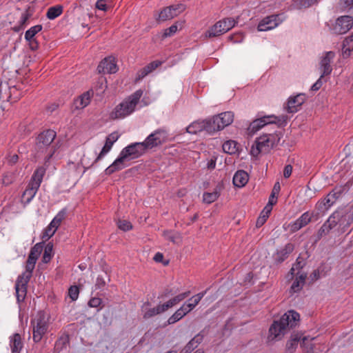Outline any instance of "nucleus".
I'll list each match as a JSON object with an SVG mask.
<instances>
[{"instance_id":"4d7b16f0","label":"nucleus","mask_w":353,"mask_h":353,"mask_svg":"<svg viewBox=\"0 0 353 353\" xmlns=\"http://www.w3.org/2000/svg\"><path fill=\"white\" fill-rule=\"evenodd\" d=\"M109 0H98L96 3V8L102 11H106L108 10L107 2Z\"/></svg>"},{"instance_id":"e433bc0d","label":"nucleus","mask_w":353,"mask_h":353,"mask_svg":"<svg viewBox=\"0 0 353 353\" xmlns=\"http://www.w3.org/2000/svg\"><path fill=\"white\" fill-rule=\"evenodd\" d=\"M219 195L220 192L218 189H215L212 192H205L203 195V202L212 203L219 198Z\"/></svg>"},{"instance_id":"3c124183","label":"nucleus","mask_w":353,"mask_h":353,"mask_svg":"<svg viewBox=\"0 0 353 353\" xmlns=\"http://www.w3.org/2000/svg\"><path fill=\"white\" fill-rule=\"evenodd\" d=\"M118 228L123 231H128L132 228L131 223L127 220H119L117 223Z\"/></svg>"},{"instance_id":"f3484780","label":"nucleus","mask_w":353,"mask_h":353,"mask_svg":"<svg viewBox=\"0 0 353 353\" xmlns=\"http://www.w3.org/2000/svg\"><path fill=\"white\" fill-rule=\"evenodd\" d=\"M353 26V19L350 16L339 17L333 26V32L337 34H343L350 30Z\"/></svg>"},{"instance_id":"39448f33","label":"nucleus","mask_w":353,"mask_h":353,"mask_svg":"<svg viewBox=\"0 0 353 353\" xmlns=\"http://www.w3.org/2000/svg\"><path fill=\"white\" fill-rule=\"evenodd\" d=\"M46 168L43 166L38 168L32 174L31 179L21 195V202L24 205L30 203L35 196L46 174Z\"/></svg>"},{"instance_id":"f257e3e1","label":"nucleus","mask_w":353,"mask_h":353,"mask_svg":"<svg viewBox=\"0 0 353 353\" xmlns=\"http://www.w3.org/2000/svg\"><path fill=\"white\" fill-rule=\"evenodd\" d=\"M145 151L146 149L142 142H135L127 145L122 149L114 161L105 169V174L110 175L117 171L123 170L127 166L126 161L141 157Z\"/></svg>"},{"instance_id":"a211bd4d","label":"nucleus","mask_w":353,"mask_h":353,"mask_svg":"<svg viewBox=\"0 0 353 353\" xmlns=\"http://www.w3.org/2000/svg\"><path fill=\"white\" fill-rule=\"evenodd\" d=\"M99 73L114 74L118 70V67L114 57H108L101 61L97 67Z\"/></svg>"},{"instance_id":"13d9d810","label":"nucleus","mask_w":353,"mask_h":353,"mask_svg":"<svg viewBox=\"0 0 353 353\" xmlns=\"http://www.w3.org/2000/svg\"><path fill=\"white\" fill-rule=\"evenodd\" d=\"M321 268L320 267L317 270L313 271V272L310 275L312 280H317L324 275L322 273L323 270H321Z\"/></svg>"},{"instance_id":"ea45409f","label":"nucleus","mask_w":353,"mask_h":353,"mask_svg":"<svg viewBox=\"0 0 353 353\" xmlns=\"http://www.w3.org/2000/svg\"><path fill=\"white\" fill-rule=\"evenodd\" d=\"M163 236L174 243H178L181 241L180 235L172 231H165L163 232Z\"/></svg>"},{"instance_id":"052dcab7","label":"nucleus","mask_w":353,"mask_h":353,"mask_svg":"<svg viewBox=\"0 0 353 353\" xmlns=\"http://www.w3.org/2000/svg\"><path fill=\"white\" fill-rule=\"evenodd\" d=\"M29 17H30V15L27 12H25L21 14V16L19 21V23L20 24V26L21 27H23L26 25V22L28 21V20L29 19Z\"/></svg>"},{"instance_id":"7ed1b4c3","label":"nucleus","mask_w":353,"mask_h":353,"mask_svg":"<svg viewBox=\"0 0 353 353\" xmlns=\"http://www.w3.org/2000/svg\"><path fill=\"white\" fill-rule=\"evenodd\" d=\"M143 94V90L139 89L125 98L111 112L110 118L112 119H122L132 114L136 110Z\"/></svg>"},{"instance_id":"393cba45","label":"nucleus","mask_w":353,"mask_h":353,"mask_svg":"<svg viewBox=\"0 0 353 353\" xmlns=\"http://www.w3.org/2000/svg\"><path fill=\"white\" fill-rule=\"evenodd\" d=\"M10 346L12 353L20 352L23 347V343L19 334L15 333L10 336Z\"/></svg>"},{"instance_id":"4c0bfd02","label":"nucleus","mask_w":353,"mask_h":353,"mask_svg":"<svg viewBox=\"0 0 353 353\" xmlns=\"http://www.w3.org/2000/svg\"><path fill=\"white\" fill-rule=\"evenodd\" d=\"M335 227L332 223L329 222V219L325 222L321 228L318 231V237L319 239L321 238L323 236L328 234L330 231Z\"/></svg>"},{"instance_id":"c9c22d12","label":"nucleus","mask_w":353,"mask_h":353,"mask_svg":"<svg viewBox=\"0 0 353 353\" xmlns=\"http://www.w3.org/2000/svg\"><path fill=\"white\" fill-rule=\"evenodd\" d=\"M63 12V8L61 6H55L48 8L46 17L49 19H54L60 16Z\"/></svg>"},{"instance_id":"49530a36","label":"nucleus","mask_w":353,"mask_h":353,"mask_svg":"<svg viewBox=\"0 0 353 353\" xmlns=\"http://www.w3.org/2000/svg\"><path fill=\"white\" fill-rule=\"evenodd\" d=\"M184 316L183 314L179 311V309H178L171 316L169 317L168 319V323L169 325L174 324L180 321Z\"/></svg>"},{"instance_id":"aec40b11","label":"nucleus","mask_w":353,"mask_h":353,"mask_svg":"<svg viewBox=\"0 0 353 353\" xmlns=\"http://www.w3.org/2000/svg\"><path fill=\"white\" fill-rule=\"evenodd\" d=\"M119 137L120 134L118 132H113L106 137L105 145L97 157L96 161L101 159L111 150L114 143L119 139Z\"/></svg>"},{"instance_id":"4468645a","label":"nucleus","mask_w":353,"mask_h":353,"mask_svg":"<svg viewBox=\"0 0 353 353\" xmlns=\"http://www.w3.org/2000/svg\"><path fill=\"white\" fill-rule=\"evenodd\" d=\"M286 19L283 13L272 14L262 19L257 26V30L260 32L273 30L281 24Z\"/></svg>"},{"instance_id":"bf43d9fd","label":"nucleus","mask_w":353,"mask_h":353,"mask_svg":"<svg viewBox=\"0 0 353 353\" xmlns=\"http://www.w3.org/2000/svg\"><path fill=\"white\" fill-rule=\"evenodd\" d=\"M101 299H99V298H97V297H94V298H92L89 302H88V305L90 307H97L98 306H99L101 303Z\"/></svg>"},{"instance_id":"a18cd8bd","label":"nucleus","mask_w":353,"mask_h":353,"mask_svg":"<svg viewBox=\"0 0 353 353\" xmlns=\"http://www.w3.org/2000/svg\"><path fill=\"white\" fill-rule=\"evenodd\" d=\"M57 229H55L54 227H51V224L50 223L48 226L44 230L42 233L41 238L43 241H47L50 238H51L54 233L56 232Z\"/></svg>"},{"instance_id":"0e129e2a","label":"nucleus","mask_w":353,"mask_h":353,"mask_svg":"<svg viewBox=\"0 0 353 353\" xmlns=\"http://www.w3.org/2000/svg\"><path fill=\"white\" fill-rule=\"evenodd\" d=\"M159 305L162 312L167 311L169 308L172 307L174 306L170 299L163 304H159Z\"/></svg>"},{"instance_id":"58836bf2","label":"nucleus","mask_w":353,"mask_h":353,"mask_svg":"<svg viewBox=\"0 0 353 353\" xmlns=\"http://www.w3.org/2000/svg\"><path fill=\"white\" fill-rule=\"evenodd\" d=\"M281 190L279 182H276L274 185L272 193L269 197V203L274 205L277 201V195L279 194Z\"/></svg>"},{"instance_id":"5fc2aeb1","label":"nucleus","mask_w":353,"mask_h":353,"mask_svg":"<svg viewBox=\"0 0 353 353\" xmlns=\"http://www.w3.org/2000/svg\"><path fill=\"white\" fill-rule=\"evenodd\" d=\"M316 2V0H299L298 8H308Z\"/></svg>"},{"instance_id":"9b49d317","label":"nucleus","mask_w":353,"mask_h":353,"mask_svg":"<svg viewBox=\"0 0 353 353\" xmlns=\"http://www.w3.org/2000/svg\"><path fill=\"white\" fill-rule=\"evenodd\" d=\"M234 121V113L230 111L222 112L213 117L212 119H208L210 125L209 134H212L216 131L223 130L224 128L230 125Z\"/></svg>"},{"instance_id":"2f4dec72","label":"nucleus","mask_w":353,"mask_h":353,"mask_svg":"<svg viewBox=\"0 0 353 353\" xmlns=\"http://www.w3.org/2000/svg\"><path fill=\"white\" fill-rule=\"evenodd\" d=\"M66 214L67 210L65 208L61 210L50 223L51 227H54L55 229H58L61 222L65 219Z\"/></svg>"},{"instance_id":"e2e57ef3","label":"nucleus","mask_w":353,"mask_h":353,"mask_svg":"<svg viewBox=\"0 0 353 353\" xmlns=\"http://www.w3.org/2000/svg\"><path fill=\"white\" fill-rule=\"evenodd\" d=\"M268 217V215H266L265 214H261V215L258 218L256 225L257 227L262 226L264 223L266 221L267 218Z\"/></svg>"},{"instance_id":"09e8293b","label":"nucleus","mask_w":353,"mask_h":353,"mask_svg":"<svg viewBox=\"0 0 353 353\" xmlns=\"http://www.w3.org/2000/svg\"><path fill=\"white\" fill-rule=\"evenodd\" d=\"M177 30H178V26L176 24L172 25L168 28H166L164 30V31L161 35V39H164L167 37H172L176 32Z\"/></svg>"},{"instance_id":"338daca9","label":"nucleus","mask_w":353,"mask_h":353,"mask_svg":"<svg viewBox=\"0 0 353 353\" xmlns=\"http://www.w3.org/2000/svg\"><path fill=\"white\" fill-rule=\"evenodd\" d=\"M292 172V167L290 165H287L284 168L283 170V176L285 178H288L290 176Z\"/></svg>"},{"instance_id":"a878e982","label":"nucleus","mask_w":353,"mask_h":353,"mask_svg":"<svg viewBox=\"0 0 353 353\" xmlns=\"http://www.w3.org/2000/svg\"><path fill=\"white\" fill-rule=\"evenodd\" d=\"M297 275L298 276L296 278L290 288V293L299 292L305 283V281L307 276L306 273L299 272H297Z\"/></svg>"},{"instance_id":"f03ea898","label":"nucleus","mask_w":353,"mask_h":353,"mask_svg":"<svg viewBox=\"0 0 353 353\" xmlns=\"http://www.w3.org/2000/svg\"><path fill=\"white\" fill-rule=\"evenodd\" d=\"M300 321V315L294 310L285 312L278 321H274L269 329L268 339L279 341L286 334L288 327H294Z\"/></svg>"},{"instance_id":"8fccbe9b","label":"nucleus","mask_w":353,"mask_h":353,"mask_svg":"<svg viewBox=\"0 0 353 353\" xmlns=\"http://www.w3.org/2000/svg\"><path fill=\"white\" fill-rule=\"evenodd\" d=\"M79 294V290L77 285H72L68 290V296L72 301H76Z\"/></svg>"},{"instance_id":"79ce46f5","label":"nucleus","mask_w":353,"mask_h":353,"mask_svg":"<svg viewBox=\"0 0 353 353\" xmlns=\"http://www.w3.org/2000/svg\"><path fill=\"white\" fill-rule=\"evenodd\" d=\"M169 8H170L172 19H173L174 17L178 16L181 12H183L185 9V6L182 3H179L176 5H172L169 6Z\"/></svg>"},{"instance_id":"c85d7f7f","label":"nucleus","mask_w":353,"mask_h":353,"mask_svg":"<svg viewBox=\"0 0 353 353\" xmlns=\"http://www.w3.org/2000/svg\"><path fill=\"white\" fill-rule=\"evenodd\" d=\"M161 63H162V62L159 61H154L150 63L149 64H148L146 66H145L144 68H143L141 70H140L138 72V73H137L138 78L139 79L144 78L148 74H150L153 70H154L156 68H157L159 65H161Z\"/></svg>"},{"instance_id":"cd10ccee","label":"nucleus","mask_w":353,"mask_h":353,"mask_svg":"<svg viewBox=\"0 0 353 353\" xmlns=\"http://www.w3.org/2000/svg\"><path fill=\"white\" fill-rule=\"evenodd\" d=\"M150 303L148 302H146L142 306L144 319H149L157 314L163 313L159 305L152 308L148 307Z\"/></svg>"},{"instance_id":"20e7f679","label":"nucleus","mask_w":353,"mask_h":353,"mask_svg":"<svg viewBox=\"0 0 353 353\" xmlns=\"http://www.w3.org/2000/svg\"><path fill=\"white\" fill-rule=\"evenodd\" d=\"M56 135L55 131L48 130L39 134L37 137L35 150L37 156L42 157L43 155L46 162L52 157L56 151V147L52 144Z\"/></svg>"},{"instance_id":"f8f14e48","label":"nucleus","mask_w":353,"mask_h":353,"mask_svg":"<svg viewBox=\"0 0 353 353\" xmlns=\"http://www.w3.org/2000/svg\"><path fill=\"white\" fill-rule=\"evenodd\" d=\"M168 132L159 128L150 134L142 143L147 150L161 145L168 141Z\"/></svg>"},{"instance_id":"864d4df0","label":"nucleus","mask_w":353,"mask_h":353,"mask_svg":"<svg viewBox=\"0 0 353 353\" xmlns=\"http://www.w3.org/2000/svg\"><path fill=\"white\" fill-rule=\"evenodd\" d=\"M52 247L48 245L46 248L43 255V263H48L50 261V259L52 258Z\"/></svg>"},{"instance_id":"4be33fe9","label":"nucleus","mask_w":353,"mask_h":353,"mask_svg":"<svg viewBox=\"0 0 353 353\" xmlns=\"http://www.w3.org/2000/svg\"><path fill=\"white\" fill-rule=\"evenodd\" d=\"M312 216L313 212H310L309 211L304 212L299 219L291 224V230L293 232L299 230L311 221Z\"/></svg>"},{"instance_id":"de8ad7c7","label":"nucleus","mask_w":353,"mask_h":353,"mask_svg":"<svg viewBox=\"0 0 353 353\" xmlns=\"http://www.w3.org/2000/svg\"><path fill=\"white\" fill-rule=\"evenodd\" d=\"M42 249L43 247L41 243H37L31 248L28 256L38 259L41 253Z\"/></svg>"},{"instance_id":"a19ab883","label":"nucleus","mask_w":353,"mask_h":353,"mask_svg":"<svg viewBox=\"0 0 353 353\" xmlns=\"http://www.w3.org/2000/svg\"><path fill=\"white\" fill-rule=\"evenodd\" d=\"M172 19V14L170 12V8L166 7L163 8L158 14L157 20L159 21H165L167 20Z\"/></svg>"},{"instance_id":"37998d69","label":"nucleus","mask_w":353,"mask_h":353,"mask_svg":"<svg viewBox=\"0 0 353 353\" xmlns=\"http://www.w3.org/2000/svg\"><path fill=\"white\" fill-rule=\"evenodd\" d=\"M203 339V335H202L201 334H198L188 343V345H186V348L188 350L194 349L198 345V344L201 343Z\"/></svg>"},{"instance_id":"dca6fc26","label":"nucleus","mask_w":353,"mask_h":353,"mask_svg":"<svg viewBox=\"0 0 353 353\" xmlns=\"http://www.w3.org/2000/svg\"><path fill=\"white\" fill-rule=\"evenodd\" d=\"M276 122V117L274 115L265 116L255 119L250 124L248 128V134L250 135H253L262 128L269 125L275 124Z\"/></svg>"},{"instance_id":"9d476101","label":"nucleus","mask_w":353,"mask_h":353,"mask_svg":"<svg viewBox=\"0 0 353 353\" xmlns=\"http://www.w3.org/2000/svg\"><path fill=\"white\" fill-rule=\"evenodd\" d=\"M276 137L272 133L265 134L255 141L252 146L250 153L252 156L256 157L260 153H267L275 143Z\"/></svg>"},{"instance_id":"2eb2a0df","label":"nucleus","mask_w":353,"mask_h":353,"mask_svg":"<svg viewBox=\"0 0 353 353\" xmlns=\"http://www.w3.org/2000/svg\"><path fill=\"white\" fill-rule=\"evenodd\" d=\"M334 57L335 52L333 51H327L322 54L319 62V70L321 73V78L331 74L332 71L331 63Z\"/></svg>"},{"instance_id":"5701e85b","label":"nucleus","mask_w":353,"mask_h":353,"mask_svg":"<svg viewBox=\"0 0 353 353\" xmlns=\"http://www.w3.org/2000/svg\"><path fill=\"white\" fill-rule=\"evenodd\" d=\"M208 124V119L194 121L186 128V131L190 134H196L203 130L209 133V128L210 125Z\"/></svg>"},{"instance_id":"c756f323","label":"nucleus","mask_w":353,"mask_h":353,"mask_svg":"<svg viewBox=\"0 0 353 353\" xmlns=\"http://www.w3.org/2000/svg\"><path fill=\"white\" fill-rule=\"evenodd\" d=\"M294 247L293 244H286L284 248L277 251L276 260L280 263L283 262L288 257L289 254L294 250Z\"/></svg>"},{"instance_id":"72a5a7b5","label":"nucleus","mask_w":353,"mask_h":353,"mask_svg":"<svg viewBox=\"0 0 353 353\" xmlns=\"http://www.w3.org/2000/svg\"><path fill=\"white\" fill-rule=\"evenodd\" d=\"M43 27L41 25H36L31 27L25 32V39L29 42L34 41V36L36 34L41 31Z\"/></svg>"},{"instance_id":"6e6552de","label":"nucleus","mask_w":353,"mask_h":353,"mask_svg":"<svg viewBox=\"0 0 353 353\" xmlns=\"http://www.w3.org/2000/svg\"><path fill=\"white\" fill-rule=\"evenodd\" d=\"M35 265L26 263V270L18 276L15 283L16 296L19 303L23 302L27 293V285L32 275Z\"/></svg>"},{"instance_id":"774afa93","label":"nucleus","mask_w":353,"mask_h":353,"mask_svg":"<svg viewBox=\"0 0 353 353\" xmlns=\"http://www.w3.org/2000/svg\"><path fill=\"white\" fill-rule=\"evenodd\" d=\"M179 311H181L184 316H185L186 314H188L189 312H190L192 310H190L189 309V307H188V306L186 305V304L184 303L179 308Z\"/></svg>"},{"instance_id":"680f3d73","label":"nucleus","mask_w":353,"mask_h":353,"mask_svg":"<svg viewBox=\"0 0 353 353\" xmlns=\"http://www.w3.org/2000/svg\"><path fill=\"white\" fill-rule=\"evenodd\" d=\"M105 285V281L102 276L99 275L96 281V287L99 289L103 288Z\"/></svg>"},{"instance_id":"473e14b6","label":"nucleus","mask_w":353,"mask_h":353,"mask_svg":"<svg viewBox=\"0 0 353 353\" xmlns=\"http://www.w3.org/2000/svg\"><path fill=\"white\" fill-rule=\"evenodd\" d=\"M90 102V94L87 92L80 96L76 101L75 105L77 108H83L86 107Z\"/></svg>"},{"instance_id":"bb28decb","label":"nucleus","mask_w":353,"mask_h":353,"mask_svg":"<svg viewBox=\"0 0 353 353\" xmlns=\"http://www.w3.org/2000/svg\"><path fill=\"white\" fill-rule=\"evenodd\" d=\"M342 54L345 58L353 54V33L343 41Z\"/></svg>"},{"instance_id":"c03bdc74","label":"nucleus","mask_w":353,"mask_h":353,"mask_svg":"<svg viewBox=\"0 0 353 353\" xmlns=\"http://www.w3.org/2000/svg\"><path fill=\"white\" fill-rule=\"evenodd\" d=\"M305 265L303 259L299 256L296 259V263L293 265L290 270V274L293 276L294 274H297V272H301L300 269H301Z\"/></svg>"},{"instance_id":"6ab92c4d","label":"nucleus","mask_w":353,"mask_h":353,"mask_svg":"<svg viewBox=\"0 0 353 353\" xmlns=\"http://www.w3.org/2000/svg\"><path fill=\"white\" fill-rule=\"evenodd\" d=\"M305 99L306 97L303 93H299L296 96L289 97L287 102V111L289 113L296 112Z\"/></svg>"},{"instance_id":"412c9836","label":"nucleus","mask_w":353,"mask_h":353,"mask_svg":"<svg viewBox=\"0 0 353 353\" xmlns=\"http://www.w3.org/2000/svg\"><path fill=\"white\" fill-rule=\"evenodd\" d=\"M336 199V193L331 192L316 204V208L321 212L325 211L335 203Z\"/></svg>"},{"instance_id":"7c9ffc66","label":"nucleus","mask_w":353,"mask_h":353,"mask_svg":"<svg viewBox=\"0 0 353 353\" xmlns=\"http://www.w3.org/2000/svg\"><path fill=\"white\" fill-rule=\"evenodd\" d=\"M206 290L200 293H198L194 296H192L190 299H188L187 302H185L188 307L190 310H192L194 309V307L199 303V302L201 301L203 297L206 294Z\"/></svg>"},{"instance_id":"423d86ee","label":"nucleus","mask_w":353,"mask_h":353,"mask_svg":"<svg viewBox=\"0 0 353 353\" xmlns=\"http://www.w3.org/2000/svg\"><path fill=\"white\" fill-rule=\"evenodd\" d=\"M50 323V316L43 311L38 312L37 316L31 321L32 327V339L39 343L47 333Z\"/></svg>"},{"instance_id":"0eeeda50","label":"nucleus","mask_w":353,"mask_h":353,"mask_svg":"<svg viewBox=\"0 0 353 353\" xmlns=\"http://www.w3.org/2000/svg\"><path fill=\"white\" fill-rule=\"evenodd\" d=\"M314 337L303 336L300 333H294L291 335L290 339L287 342L286 349L289 353H293L298 346L300 341H301V345L304 348L305 353H319L316 350L317 349L312 341Z\"/></svg>"},{"instance_id":"ddd939ff","label":"nucleus","mask_w":353,"mask_h":353,"mask_svg":"<svg viewBox=\"0 0 353 353\" xmlns=\"http://www.w3.org/2000/svg\"><path fill=\"white\" fill-rule=\"evenodd\" d=\"M237 21L233 18H225L216 22L206 32V37H214L223 34L232 29Z\"/></svg>"},{"instance_id":"69168bd1","label":"nucleus","mask_w":353,"mask_h":353,"mask_svg":"<svg viewBox=\"0 0 353 353\" xmlns=\"http://www.w3.org/2000/svg\"><path fill=\"white\" fill-rule=\"evenodd\" d=\"M321 79L322 78H321V77H320L319 79L312 85L311 90L312 91H317L321 88V87L323 85Z\"/></svg>"},{"instance_id":"603ef678","label":"nucleus","mask_w":353,"mask_h":353,"mask_svg":"<svg viewBox=\"0 0 353 353\" xmlns=\"http://www.w3.org/2000/svg\"><path fill=\"white\" fill-rule=\"evenodd\" d=\"M189 295H190V292L188 291V292H183V293H181V294H179L176 296H175L174 297L171 299L170 301H172V304L174 306L177 303H179V302L182 301L185 298H187Z\"/></svg>"},{"instance_id":"1a4fd4ad","label":"nucleus","mask_w":353,"mask_h":353,"mask_svg":"<svg viewBox=\"0 0 353 353\" xmlns=\"http://www.w3.org/2000/svg\"><path fill=\"white\" fill-rule=\"evenodd\" d=\"M329 222L339 225V229L345 232L353 223V216L348 208H341L334 211L329 217Z\"/></svg>"},{"instance_id":"b1692460","label":"nucleus","mask_w":353,"mask_h":353,"mask_svg":"<svg viewBox=\"0 0 353 353\" xmlns=\"http://www.w3.org/2000/svg\"><path fill=\"white\" fill-rule=\"evenodd\" d=\"M249 181V175L244 170H238L233 176V184L237 188L244 187Z\"/></svg>"},{"instance_id":"f704fd0d","label":"nucleus","mask_w":353,"mask_h":353,"mask_svg":"<svg viewBox=\"0 0 353 353\" xmlns=\"http://www.w3.org/2000/svg\"><path fill=\"white\" fill-rule=\"evenodd\" d=\"M222 148L224 152L230 154H235L238 150L237 143L232 140L224 142Z\"/></svg>"},{"instance_id":"6e6d98bb","label":"nucleus","mask_w":353,"mask_h":353,"mask_svg":"<svg viewBox=\"0 0 353 353\" xmlns=\"http://www.w3.org/2000/svg\"><path fill=\"white\" fill-rule=\"evenodd\" d=\"M243 39L244 35L241 32L234 34L230 37V39L233 43H241L243 41Z\"/></svg>"}]
</instances>
